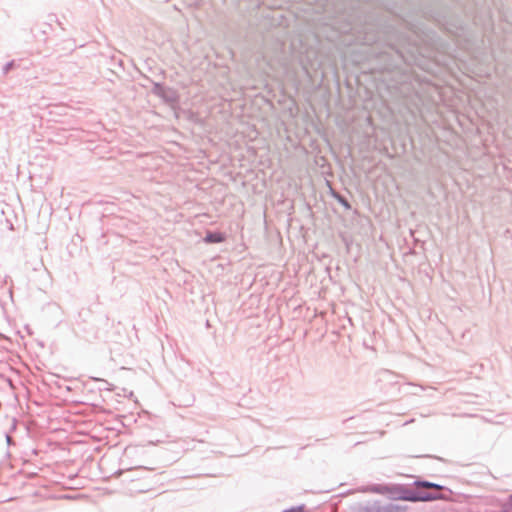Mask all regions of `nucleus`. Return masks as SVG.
I'll return each instance as SVG.
<instances>
[{
	"instance_id": "nucleus-1",
	"label": "nucleus",
	"mask_w": 512,
	"mask_h": 512,
	"mask_svg": "<svg viewBox=\"0 0 512 512\" xmlns=\"http://www.w3.org/2000/svg\"><path fill=\"white\" fill-rule=\"evenodd\" d=\"M414 484L415 487L400 484L391 486L376 484L365 488L363 491L380 494L388 493L393 500H403L414 503L446 500L448 497L441 491L451 493V490L448 488L426 480H417Z\"/></svg>"
},
{
	"instance_id": "nucleus-2",
	"label": "nucleus",
	"mask_w": 512,
	"mask_h": 512,
	"mask_svg": "<svg viewBox=\"0 0 512 512\" xmlns=\"http://www.w3.org/2000/svg\"><path fill=\"white\" fill-rule=\"evenodd\" d=\"M358 512H381V503L373 501L359 505Z\"/></svg>"
},
{
	"instance_id": "nucleus-3",
	"label": "nucleus",
	"mask_w": 512,
	"mask_h": 512,
	"mask_svg": "<svg viewBox=\"0 0 512 512\" xmlns=\"http://www.w3.org/2000/svg\"><path fill=\"white\" fill-rule=\"evenodd\" d=\"M224 240L225 236L221 232H208L204 237V241L210 244L221 243Z\"/></svg>"
},
{
	"instance_id": "nucleus-4",
	"label": "nucleus",
	"mask_w": 512,
	"mask_h": 512,
	"mask_svg": "<svg viewBox=\"0 0 512 512\" xmlns=\"http://www.w3.org/2000/svg\"><path fill=\"white\" fill-rule=\"evenodd\" d=\"M406 510V506L395 503L381 504V512H405Z\"/></svg>"
},
{
	"instance_id": "nucleus-5",
	"label": "nucleus",
	"mask_w": 512,
	"mask_h": 512,
	"mask_svg": "<svg viewBox=\"0 0 512 512\" xmlns=\"http://www.w3.org/2000/svg\"><path fill=\"white\" fill-rule=\"evenodd\" d=\"M332 196L333 198L339 203L341 204L346 210H350L352 207H351V204L350 202L347 200L346 197H344L343 195L335 192V191H332Z\"/></svg>"
},
{
	"instance_id": "nucleus-6",
	"label": "nucleus",
	"mask_w": 512,
	"mask_h": 512,
	"mask_svg": "<svg viewBox=\"0 0 512 512\" xmlns=\"http://www.w3.org/2000/svg\"><path fill=\"white\" fill-rule=\"evenodd\" d=\"M501 512H512V494L509 495L508 499L501 505Z\"/></svg>"
},
{
	"instance_id": "nucleus-7",
	"label": "nucleus",
	"mask_w": 512,
	"mask_h": 512,
	"mask_svg": "<svg viewBox=\"0 0 512 512\" xmlns=\"http://www.w3.org/2000/svg\"><path fill=\"white\" fill-rule=\"evenodd\" d=\"M305 510H306V507L304 504H302V505L293 506L291 508L285 509L282 512H305Z\"/></svg>"
},
{
	"instance_id": "nucleus-8",
	"label": "nucleus",
	"mask_w": 512,
	"mask_h": 512,
	"mask_svg": "<svg viewBox=\"0 0 512 512\" xmlns=\"http://www.w3.org/2000/svg\"><path fill=\"white\" fill-rule=\"evenodd\" d=\"M16 66L15 60L9 61L3 67V74L7 75L10 70H12Z\"/></svg>"
},
{
	"instance_id": "nucleus-9",
	"label": "nucleus",
	"mask_w": 512,
	"mask_h": 512,
	"mask_svg": "<svg viewBox=\"0 0 512 512\" xmlns=\"http://www.w3.org/2000/svg\"><path fill=\"white\" fill-rule=\"evenodd\" d=\"M164 88L160 83H155L153 87V92L157 95H161Z\"/></svg>"
},
{
	"instance_id": "nucleus-10",
	"label": "nucleus",
	"mask_w": 512,
	"mask_h": 512,
	"mask_svg": "<svg viewBox=\"0 0 512 512\" xmlns=\"http://www.w3.org/2000/svg\"><path fill=\"white\" fill-rule=\"evenodd\" d=\"M3 437L5 438L7 445H14V440L9 434L4 433Z\"/></svg>"
},
{
	"instance_id": "nucleus-11",
	"label": "nucleus",
	"mask_w": 512,
	"mask_h": 512,
	"mask_svg": "<svg viewBox=\"0 0 512 512\" xmlns=\"http://www.w3.org/2000/svg\"><path fill=\"white\" fill-rule=\"evenodd\" d=\"M397 53L399 54V56L401 57V59H402L403 61H405V62L407 61V60L405 59L404 55L402 54V52H400L399 50H397Z\"/></svg>"
},
{
	"instance_id": "nucleus-12",
	"label": "nucleus",
	"mask_w": 512,
	"mask_h": 512,
	"mask_svg": "<svg viewBox=\"0 0 512 512\" xmlns=\"http://www.w3.org/2000/svg\"><path fill=\"white\" fill-rule=\"evenodd\" d=\"M94 380H95V381L103 382V383H105V384H108V382H107V381H105V380H103V379L95 378Z\"/></svg>"
}]
</instances>
